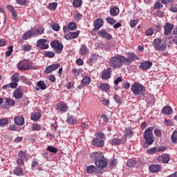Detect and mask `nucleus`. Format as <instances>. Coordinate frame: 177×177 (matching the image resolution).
Returning <instances> with one entry per match:
<instances>
[{
    "label": "nucleus",
    "instance_id": "f257e3e1",
    "mask_svg": "<svg viewBox=\"0 0 177 177\" xmlns=\"http://www.w3.org/2000/svg\"><path fill=\"white\" fill-rule=\"evenodd\" d=\"M91 158H93L97 168H106L107 167V162L104 160L102 153L94 152L91 153Z\"/></svg>",
    "mask_w": 177,
    "mask_h": 177
},
{
    "label": "nucleus",
    "instance_id": "f03ea898",
    "mask_svg": "<svg viewBox=\"0 0 177 177\" xmlns=\"http://www.w3.org/2000/svg\"><path fill=\"white\" fill-rule=\"evenodd\" d=\"M45 32V29L44 28H31L30 30L25 32L23 35L22 39L27 41V39H30L32 38V37H35V35H41Z\"/></svg>",
    "mask_w": 177,
    "mask_h": 177
},
{
    "label": "nucleus",
    "instance_id": "7ed1b4c3",
    "mask_svg": "<svg viewBox=\"0 0 177 177\" xmlns=\"http://www.w3.org/2000/svg\"><path fill=\"white\" fill-rule=\"evenodd\" d=\"M131 92H133V95L141 96H145V92H146V88H145V86L142 85L140 83L134 82L131 86Z\"/></svg>",
    "mask_w": 177,
    "mask_h": 177
},
{
    "label": "nucleus",
    "instance_id": "20e7f679",
    "mask_svg": "<svg viewBox=\"0 0 177 177\" xmlns=\"http://www.w3.org/2000/svg\"><path fill=\"white\" fill-rule=\"evenodd\" d=\"M17 67L19 71H28L32 68V62L28 59H24L17 64Z\"/></svg>",
    "mask_w": 177,
    "mask_h": 177
},
{
    "label": "nucleus",
    "instance_id": "39448f33",
    "mask_svg": "<svg viewBox=\"0 0 177 177\" xmlns=\"http://www.w3.org/2000/svg\"><path fill=\"white\" fill-rule=\"evenodd\" d=\"M122 55H118L111 57L109 60V66L113 68H121L122 67Z\"/></svg>",
    "mask_w": 177,
    "mask_h": 177
},
{
    "label": "nucleus",
    "instance_id": "423d86ee",
    "mask_svg": "<svg viewBox=\"0 0 177 177\" xmlns=\"http://www.w3.org/2000/svg\"><path fill=\"white\" fill-rule=\"evenodd\" d=\"M153 48L159 52H164L167 49V44L161 39H155L153 41Z\"/></svg>",
    "mask_w": 177,
    "mask_h": 177
},
{
    "label": "nucleus",
    "instance_id": "0eeeda50",
    "mask_svg": "<svg viewBox=\"0 0 177 177\" xmlns=\"http://www.w3.org/2000/svg\"><path fill=\"white\" fill-rule=\"evenodd\" d=\"M96 138H94L92 144L96 147H103L104 146V133H95Z\"/></svg>",
    "mask_w": 177,
    "mask_h": 177
},
{
    "label": "nucleus",
    "instance_id": "6e6552de",
    "mask_svg": "<svg viewBox=\"0 0 177 177\" xmlns=\"http://www.w3.org/2000/svg\"><path fill=\"white\" fill-rule=\"evenodd\" d=\"M153 127H149L147 129L144 133V139L147 142V145H153L154 140L153 139Z\"/></svg>",
    "mask_w": 177,
    "mask_h": 177
},
{
    "label": "nucleus",
    "instance_id": "1a4fd4ad",
    "mask_svg": "<svg viewBox=\"0 0 177 177\" xmlns=\"http://www.w3.org/2000/svg\"><path fill=\"white\" fill-rule=\"evenodd\" d=\"M50 46L53 48V50L55 52V53H57V55H59V53H62V52L63 51V44L59 43V41L57 40L53 41L50 43Z\"/></svg>",
    "mask_w": 177,
    "mask_h": 177
},
{
    "label": "nucleus",
    "instance_id": "9d476101",
    "mask_svg": "<svg viewBox=\"0 0 177 177\" xmlns=\"http://www.w3.org/2000/svg\"><path fill=\"white\" fill-rule=\"evenodd\" d=\"M37 46L42 50L48 49L49 44H48V40L46 39H40L37 40Z\"/></svg>",
    "mask_w": 177,
    "mask_h": 177
},
{
    "label": "nucleus",
    "instance_id": "9b49d317",
    "mask_svg": "<svg viewBox=\"0 0 177 177\" xmlns=\"http://www.w3.org/2000/svg\"><path fill=\"white\" fill-rule=\"evenodd\" d=\"M169 155L168 153H163L158 156L157 160L159 162H163V164H168L169 162Z\"/></svg>",
    "mask_w": 177,
    "mask_h": 177
},
{
    "label": "nucleus",
    "instance_id": "f8f14e48",
    "mask_svg": "<svg viewBox=\"0 0 177 177\" xmlns=\"http://www.w3.org/2000/svg\"><path fill=\"white\" fill-rule=\"evenodd\" d=\"M167 148L165 147H153L149 149H147L148 154H154V153H160V151H165Z\"/></svg>",
    "mask_w": 177,
    "mask_h": 177
},
{
    "label": "nucleus",
    "instance_id": "ddd939ff",
    "mask_svg": "<svg viewBox=\"0 0 177 177\" xmlns=\"http://www.w3.org/2000/svg\"><path fill=\"white\" fill-rule=\"evenodd\" d=\"M172 30H174V25L166 23L164 26V35H169L172 32Z\"/></svg>",
    "mask_w": 177,
    "mask_h": 177
},
{
    "label": "nucleus",
    "instance_id": "4468645a",
    "mask_svg": "<svg viewBox=\"0 0 177 177\" xmlns=\"http://www.w3.org/2000/svg\"><path fill=\"white\" fill-rule=\"evenodd\" d=\"M59 67H60V64L50 65L47 66L46 68L45 69V73L46 74H50V73H52L53 71H55V70H57Z\"/></svg>",
    "mask_w": 177,
    "mask_h": 177
},
{
    "label": "nucleus",
    "instance_id": "2eb2a0df",
    "mask_svg": "<svg viewBox=\"0 0 177 177\" xmlns=\"http://www.w3.org/2000/svg\"><path fill=\"white\" fill-rule=\"evenodd\" d=\"M99 37L101 38H105V39H111L113 36L111 34L107 33L106 30H102L97 32Z\"/></svg>",
    "mask_w": 177,
    "mask_h": 177
},
{
    "label": "nucleus",
    "instance_id": "dca6fc26",
    "mask_svg": "<svg viewBox=\"0 0 177 177\" xmlns=\"http://www.w3.org/2000/svg\"><path fill=\"white\" fill-rule=\"evenodd\" d=\"M15 99H21L23 97V89L21 86H19L13 93Z\"/></svg>",
    "mask_w": 177,
    "mask_h": 177
},
{
    "label": "nucleus",
    "instance_id": "f3484780",
    "mask_svg": "<svg viewBox=\"0 0 177 177\" xmlns=\"http://www.w3.org/2000/svg\"><path fill=\"white\" fill-rule=\"evenodd\" d=\"M80 35V30H77L76 32H71L67 35H65L66 39L68 41H70V39H74L77 38Z\"/></svg>",
    "mask_w": 177,
    "mask_h": 177
},
{
    "label": "nucleus",
    "instance_id": "a211bd4d",
    "mask_svg": "<svg viewBox=\"0 0 177 177\" xmlns=\"http://www.w3.org/2000/svg\"><path fill=\"white\" fill-rule=\"evenodd\" d=\"M149 169L152 174H156L161 171V166L160 165H152L149 166Z\"/></svg>",
    "mask_w": 177,
    "mask_h": 177
},
{
    "label": "nucleus",
    "instance_id": "6ab92c4d",
    "mask_svg": "<svg viewBox=\"0 0 177 177\" xmlns=\"http://www.w3.org/2000/svg\"><path fill=\"white\" fill-rule=\"evenodd\" d=\"M151 66H153V63H151V62H143L140 65V68H141V70H149V68H150Z\"/></svg>",
    "mask_w": 177,
    "mask_h": 177
},
{
    "label": "nucleus",
    "instance_id": "aec40b11",
    "mask_svg": "<svg viewBox=\"0 0 177 177\" xmlns=\"http://www.w3.org/2000/svg\"><path fill=\"white\" fill-rule=\"evenodd\" d=\"M111 77V68H108L104 70L102 75V80H109Z\"/></svg>",
    "mask_w": 177,
    "mask_h": 177
},
{
    "label": "nucleus",
    "instance_id": "412c9836",
    "mask_svg": "<svg viewBox=\"0 0 177 177\" xmlns=\"http://www.w3.org/2000/svg\"><path fill=\"white\" fill-rule=\"evenodd\" d=\"M14 122H15V124H16V125H19V127H21L24 125V117L17 116L15 118Z\"/></svg>",
    "mask_w": 177,
    "mask_h": 177
},
{
    "label": "nucleus",
    "instance_id": "4be33fe9",
    "mask_svg": "<svg viewBox=\"0 0 177 177\" xmlns=\"http://www.w3.org/2000/svg\"><path fill=\"white\" fill-rule=\"evenodd\" d=\"M67 104L64 102H60L57 106V110H59V111H63L65 113V111H67Z\"/></svg>",
    "mask_w": 177,
    "mask_h": 177
},
{
    "label": "nucleus",
    "instance_id": "5701e85b",
    "mask_svg": "<svg viewBox=\"0 0 177 177\" xmlns=\"http://www.w3.org/2000/svg\"><path fill=\"white\" fill-rule=\"evenodd\" d=\"M94 26L95 30H99L101 27L103 26V19H97L94 21Z\"/></svg>",
    "mask_w": 177,
    "mask_h": 177
},
{
    "label": "nucleus",
    "instance_id": "b1692460",
    "mask_svg": "<svg viewBox=\"0 0 177 177\" xmlns=\"http://www.w3.org/2000/svg\"><path fill=\"white\" fill-rule=\"evenodd\" d=\"M89 52V49H88V47H86V45H82L80 49V53L82 55V56H84L86 55Z\"/></svg>",
    "mask_w": 177,
    "mask_h": 177
},
{
    "label": "nucleus",
    "instance_id": "393cba45",
    "mask_svg": "<svg viewBox=\"0 0 177 177\" xmlns=\"http://www.w3.org/2000/svg\"><path fill=\"white\" fill-rule=\"evenodd\" d=\"M39 118H41V113L35 112L32 113L30 120L32 121H38Z\"/></svg>",
    "mask_w": 177,
    "mask_h": 177
},
{
    "label": "nucleus",
    "instance_id": "a878e982",
    "mask_svg": "<svg viewBox=\"0 0 177 177\" xmlns=\"http://www.w3.org/2000/svg\"><path fill=\"white\" fill-rule=\"evenodd\" d=\"M96 169H97L96 167L93 165H90L86 167V171L87 174H93L96 172Z\"/></svg>",
    "mask_w": 177,
    "mask_h": 177
},
{
    "label": "nucleus",
    "instance_id": "bb28decb",
    "mask_svg": "<svg viewBox=\"0 0 177 177\" xmlns=\"http://www.w3.org/2000/svg\"><path fill=\"white\" fill-rule=\"evenodd\" d=\"M120 13V9L117 7H113L110 9V15L111 16H118Z\"/></svg>",
    "mask_w": 177,
    "mask_h": 177
},
{
    "label": "nucleus",
    "instance_id": "cd10ccee",
    "mask_svg": "<svg viewBox=\"0 0 177 177\" xmlns=\"http://www.w3.org/2000/svg\"><path fill=\"white\" fill-rule=\"evenodd\" d=\"M91 77L89 76H84V78L82 79V85H84V86H86V85H89V84H91Z\"/></svg>",
    "mask_w": 177,
    "mask_h": 177
},
{
    "label": "nucleus",
    "instance_id": "c85d7f7f",
    "mask_svg": "<svg viewBox=\"0 0 177 177\" xmlns=\"http://www.w3.org/2000/svg\"><path fill=\"white\" fill-rule=\"evenodd\" d=\"M162 113L163 114H166L167 115H169L172 113V108L171 106H165L162 109Z\"/></svg>",
    "mask_w": 177,
    "mask_h": 177
},
{
    "label": "nucleus",
    "instance_id": "c756f323",
    "mask_svg": "<svg viewBox=\"0 0 177 177\" xmlns=\"http://www.w3.org/2000/svg\"><path fill=\"white\" fill-rule=\"evenodd\" d=\"M132 63V60L129 58H127L122 55V64H126V66H129Z\"/></svg>",
    "mask_w": 177,
    "mask_h": 177
},
{
    "label": "nucleus",
    "instance_id": "7c9ffc66",
    "mask_svg": "<svg viewBox=\"0 0 177 177\" xmlns=\"http://www.w3.org/2000/svg\"><path fill=\"white\" fill-rule=\"evenodd\" d=\"M125 136L127 138H131V136H133V131H132V129L129 127L126 128V131L124 132Z\"/></svg>",
    "mask_w": 177,
    "mask_h": 177
},
{
    "label": "nucleus",
    "instance_id": "2f4dec72",
    "mask_svg": "<svg viewBox=\"0 0 177 177\" xmlns=\"http://www.w3.org/2000/svg\"><path fill=\"white\" fill-rule=\"evenodd\" d=\"M14 174L17 175V176H20L21 175H23V170L20 167H17L14 170Z\"/></svg>",
    "mask_w": 177,
    "mask_h": 177
},
{
    "label": "nucleus",
    "instance_id": "473e14b6",
    "mask_svg": "<svg viewBox=\"0 0 177 177\" xmlns=\"http://www.w3.org/2000/svg\"><path fill=\"white\" fill-rule=\"evenodd\" d=\"M136 165V160L133 159H130L127 162V166L129 167V168H132V167H135Z\"/></svg>",
    "mask_w": 177,
    "mask_h": 177
},
{
    "label": "nucleus",
    "instance_id": "72a5a7b5",
    "mask_svg": "<svg viewBox=\"0 0 177 177\" xmlns=\"http://www.w3.org/2000/svg\"><path fill=\"white\" fill-rule=\"evenodd\" d=\"M37 86H39V88L41 89V91H45V88H46V84H45V82H44V81H39L37 82Z\"/></svg>",
    "mask_w": 177,
    "mask_h": 177
},
{
    "label": "nucleus",
    "instance_id": "f704fd0d",
    "mask_svg": "<svg viewBox=\"0 0 177 177\" xmlns=\"http://www.w3.org/2000/svg\"><path fill=\"white\" fill-rule=\"evenodd\" d=\"M5 102L7 106H14L15 104V100L10 98H5Z\"/></svg>",
    "mask_w": 177,
    "mask_h": 177
},
{
    "label": "nucleus",
    "instance_id": "c9c22d12",
    "mask_svg": "<svg viewBox=\"0 0 177 177\" xmlns=\"http://www.w3.org/2000/svg\"><path fill=\"white\" fill-rule=\"evenodd\" d=\"M100 88L104 92H108L109 89H110V87L109 86V84L106 83H103L100 85Z\"/></svg>",
    "mask_w": 177,
    "mask_h": 177
},
{
    "label": "nucleus",
    "instance_id": "e433bc0d",
    "mask_svg": "<svg viewBox=\"0 0 177 177\" xmlns=\"http://www.w3.org/2000/svg\"><path fill=\"white\" fill-rule=\"evenodd\" d=\"M172 143H177V131H174L171 137Z\"/></svg>",
    "mask_w": 177,
    "mask_h": 177
},
{
    "label": "nucleus",
    "instance_id": "4c0bfd02",
    "mask_svg": "<svg viewBox=\"0 0 177 177\" xmlns=\"http://www.w3.org/2000/svg\"><path fill=\"white\" fill-rule=\"evenodd\" d=\"M43 55L46 56V57H55V53L52 51H44Z\"/></svg>",
    "mask_w": 177,
    "mask_h": 177
},
{
    "label": "nucleus",
    "instance_id": "58836bf2",
    "mask_svg": "<svg viewBox=\"0 0 177 177\" xmlns=\"http://www.w3.org/2000/svg\"><path fill=\"white\" fill-rule=\"evenodd\" d=\"M50 26H51V28L54 30V31H59V30H60V26H59V24L55 22H52L50 24Z\"/></svg>",
    "mask_w": 177,
    "mask_h": 177
},
{
    "label": "nucleus",
    "instance_id": "ea45409f",
    "mask_svg": "<svg viewBox=\"0 0 177 177\" xmlns=\"http://www.w3.org/2000/svg\"><path fill=\"white\" fill-rule=\"evenodd\" d=\"M73 6L75 8H80L82 5V0H74L73 2Z\"/></svg>",
    "mask_w": 177,
    "mask_h": 177
},
{
    "label": "nucleus",
    "instance_id": "a19ab883",
    "mask_svg": "<svg viewBox=\"0 0 177 177\" xmlns=\"http://www.w3.org/2000/svg\"><path fill=\"white\" fill-rule=\"evenodd\" d=\"M11 81L17 84V82L20 81V78H19V73H15L12 77Z\"/></svg>",
    "mask_w": 177,
    "mask_h": 177
},
{
    "label": "nucleus",
    "instance_id": "79ce46f5",
    "mask_svg": "<svg viewBox=\"0 0 177 177\" xmlns=\"http://www.w3.org/2000/svg\"><path fill=\"white\" fill-rule=\"evenodd\" d=\"M128 57H129L131 60H138V55L133 53H128Z\"/></svg>",
    "mask_w": 177,
    "mask_h": 177
},
{
    "label": "nucleus",
    "instance_id": "37998d69",
    "mask_svg": "<svg viewBox=\"0 0 177 177\" xmlns=\"http://www.w3.org/2000/svg\"><path fill=\"white\" fill-rule=\"evenodd\" d=\"M66 122L68 124H74V122H77V120L72 115H69L67 118Z\"/></svg>",
    "mask_w": 177,
    "mask_h": 177
},
{
    "label": "nucleus",
    "instance_id": "c03bdc74",
    "mask_svg": "<svg viewBox=\"0 0 177 177\" xmlns=\"http://www.w3.org/2000/svg\"><path fill=\"white\" fill-rule=\"evenodd\" d=\"M68 28L71 31H74V30H77V25L73 22H70L68 25Z\"/></svg>",
    "mask_w": 177,
    "mask_h": 177
},
{
    "label": "nucleus",
    "instance_id": "a18cd8bd",
    "mask_svg": "<svg viewBox=\"0 0 177 177\" xmlns=\"http://www.w3.org/2000/svg\"><path fill=\"white\" fill-rule=\"evenodd\" d=\"M153 34H154V29H153L152 28H150L145 31V35H147V37H151Z\"/></svg>",
    "mask_w": 177,
    "mask_h": 177
},
{
    "label": "nucleus",
    "instance_id": "49530a36",
    "mask_svg": "<svg viewBox=\"0 0 177 177\" xmlns=\"http://www.w3.org/2000/svg\"><path fill=\"white\" fill-rule=\"evenodd\" d=\"M32 131H41L42 129V126L38 124H34L32 126Z\"/></svg>",
    "mask_w": 177,
    "mask_h": 177
},
{
    "label": "nucleus",
    "instance_id": "de8ad7c7",
    "mask_svg": "<svg viewBox=\"0 0 177 177\" xmlns=\"http://www.w3.org/2000/svg\"><path fill=\"white\" fill-rule=\"evenodd\" d=\"M120 143H121V140L120 138H113L111 140V144L113 146H117L118 145H120Z\"/></svg>",
    "mask_w": 177,
    "mask_h": 177
},
{
    "label": "nucleus",
    "instance_id": "09e8293b",
    "mask_svg": "<svg viewBox=\"0 0 177 177\" xmlns=\"http://www.w3.org/2000/svg\"><path fill=\"white\" fill-rule=\"evenodd\" d=\"M48 8L50 10H56V8H57V3L53 2L48 4Z\"/></svg>",
    "mask_w": 177,
    "mask_h": 177
},
{
    "label": "nucleus",
    "instance_id": "8fccbe9b",
    "mask_svg": "<svg viewBox=\"0 0 177 177\" xmlns=\"http://www.w3.org/2000/svg\"><path fill=\"white\" fill-rule=\"evenodd\" d=\"M9 124V120L6 119H0V127H5Z\"/></svg>",
    "mask_w": 177,
    "mask_h": 177
},
{
    "label": "nucleus",
    "instance_id": "3c124183",
    "mask_svg": "<svg viewBox=\"0 0 177 177\" xmlns=\"http://www.w3.org/2000/svg\"><path fill=\"white\" fill-rule=\"evenodd\" d=\"M99 59V56L96 54L91 55L90 57V62L93 63V62H96Z\"/></svg>",
    "mask_w": 177,
    "mask_h": 177
},
{
    "label": "nucleus",
    "instance_id": "603ef678",
    "mask_svg": "<svg viewBox=\"0 0 177 177\" xmlns=\"http://www.w3.org/2000/svg\"><path fill=\"white\" fill-rule=\"evenodd\" d=\"M161 8H162V4H161V2L156 1L154 3L153 9H161Z\"/></svg>",
    "mask_w": 177,
    "mask_h": 177
},
{
    "label": "nucleus",
    "instance_id": "864d4df0",
    "mask_svg": "<svg viewBox=\"0 0 177 177\" xmlns=\"http://www.w3.org/2000/svg\"><path fill=\"white\" fill-rule=\"evenodd\" d=\"M139 23V19H133L130 21V26L133 28Z\"/></svg>",
    "mask_w": 177,
    "mask_h": 177
},
{
    "label": "nucleus",
    "instance_id": "5fc2aeb1",
    "mask_svg": "<svg viewBox=\"0 0 177 177\" xmlns=\"http://www.w3.org/2000/svg\"><path fill=\"white\" fill-rule=\"evenodd\" d=\"M22 49L25 52H28V51L31 50V46H30L28 44H24V46H22Z\"/></svg>",
    "mask_w": 177,
    "mask_h": 177
},
{
    "label": "nucleus",
    "instance_id": "6e6d98bb",
    "mask_svg": "<svg viewBox=\"0 0 177 177\" xmlns=\"http://www.w3.org/2000/svg\"><path fill=\"white\" fill-rule=\"evenodd\" d=\"M47 150L50 151V153H57V149L55 148L52 146H49L47 147Z\"/></svg>",
    "mask_w": 177,
    "mask_h": 177
},
{
    "label": "nucleus",
    "instance_id": "4d7b16f0",
    "mask_svg": "<svg viewBox=\"0 0 177 177\" xmlns=\"http://www.w3.org/2000/svg\"><path fill=\"white\" fill-rule=\"evenodd\" d=\"M8 49L9 50L6 53V56L7 57H9V56L12 55V52H13V46H10V47H8Z\"/></svg>",
    "mask_w": 177,
    "mask_h": 177
},
{
    "label": "nucleus",
    "instance_id": "13d9d810",
    "mask_svg": "<svg viewBox=\"0 0 177 177\" xmlns=\"http://www.w3.org/2000/svg\"><path fill=\"white\" fill-rule=\"evenodd\" d=\"M26 156H27V153H26V152L22 151H19L18 153L19 158L24 159V158H26Z\"/></svg>",
    "mask_w": 177,
    "mask_h": 177
},
{
    "label": "nucleus",
    "instance_id": "bf43d9fd",
    "mask_svg": "<svg viewBox=\"0 0 177 177\" xmlns=\"http://www.w3.org/2000/svg\"><path fill=\"white\" fill-rule=\"evenodd\" d=\"M114 100L116 102V103H118L119 104H121L122 102V100H121V97L117 95H114L113 96Z\"/></svg>",
    "mask_w": 177,
    "mask_h": 177
},
{
    "label": "nucleus",
    "instance_id": "052dcab7",
    "mask_svg": "<svg viewBox=\"0 0 177 177\" xmlns=\"http://www.w3.org/2000/svg\"><path fill=\"white\" fill-rule=\"evenodd\" d=\"M73 74H74L75 76L80 75L81 74V69H77V68H73L72 70Z\"/></svg>",
    "mask_w": 177,
    "mask_h": 177
},
{
    "label": "nucleus",
    "instance_id": "680f3d73",
    "mask_svg": "<svg viewBox=\"0 0 177 177\" xmlns=\"http://www.w3.org/2000/svg\"><path fill=\"white\" fill-rule=\"evenodd\" d=\"M106 21L109 24H115V20L111 17H107Z\"/></svg>",
    "mask_w": 177,
    "mask_h": 177
},
{
    "label": "nucleus",
    "instance_id": "e2e57ef3",
    "mask_svg": "<svg viewBox=\"0 0 177 177\" xmlns=\"http://www.w3.org/2000/svg\"><path fill=\"white\" fill-rule=\"evenodd\" d=\"M9 85H10V88H12V89H16L19 84L16 83L15 82H12L10 83Z\"/></svg>",
    "mask_w": 177,
    "mask_h": 177
},
{
    "label": "nucleus",
    "instance_id": "0e129e2a",
    "mask_svg": "<svg viewBox=\"0 0 177 177\" xmlns=\"http://www.w3.org/2000/svg\"><path fill=\"white\" fill-rule=\"evenodd\" d=\"M17 2L19 3V5H21V6L27 5V0H17Z\"/></svg>",
    "mask_w": 177,
    "mask_h": 177
},
{
    "label": "nucleus",
    "instance_id": "69168bd1",
    "mask_svg": "<svg viewBox=\"0 0 177 177\" xmlns=\"http://www.w3.org/2000/svg\"><path fill=\"white\" fill-rule=\"evenodd\" d=\"M154 134L156 135V136H158V138H160V136H161L162 135L161 130L158 129H156L154 131Z\"/></svg>",
    "mask_w": 177,
    "mask_h": 177
},
{
    "label": "nucleus",
    "instance_id": "338daca9",
    "mask_svg": "<svg viewBox=\"0 0 177 177\" xmlns=\"http://www.w3.org/2000/svg\"><path fill=\"white\" fill-rule=\"evenodd\" d=\"M75 19L77 21L81 20L82 19V15H81L80 12H77L75 15Z\"/></svg>",
    "mask_w": 177,
    "mask_h": 177
},
{
    "label": "nucleus",
    "instance_id": "774afa93",
    "mask_svg": "<svg viewBox=\"0 0 177 177\" xmlns=\"http://www.w3.org/2000/svg\"><path fill=\"white\" fill-rule=\"evenodd\" d=\"M170 10H171V12H173L174 13H176L177 12V5L171 6L170 8Z\"/></svg>",
    "mask_w": 177,
    "mask_h": 177
}]
</instances>
